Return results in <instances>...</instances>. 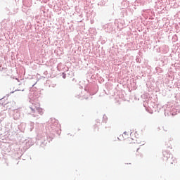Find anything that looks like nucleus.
Wrapping results in <instances>:
<instances>
[{"instance_id": "20e7f679", "label": "nucleus", "mask_w": 180, "mask_h": 180, "mask_svg": "<svg viewBox=\"0 0 180 180\" xmlns=\"http://www.w3.org/2000/svg\"><path fill=\"white\" fill-rule=\"evenodd\" d=\"M177 162L178 161L176 160V159L174 158L173 162H172L171 164H176Z\"/></svg>"}, {"instance_id": "7ed1b4c3", "label": "nucleus", "mask_w": 180, "mask_h": 180, "mask_svg": "<svg viewBox=\"0 0 180 180\" xmlns=\"http://www.w3.org/2000/svg\"><path fill=\"white\" fill-rule=\"evenodd\" d=\"M163 155H164V157H165L166 158H171V154L167 153V151H164V152H163Z\"/></svg>"}, {"instance_id": "39448f33", "label": "nucleus", "mask_w": 180, "mask_h": 180, "mask_svg": "<svg viewBox=\"0 0 180 180\" xmlns=\"http://www.w3.org/2000/svg\"><path fill=\"white\" fill-rule=\"evenodd\" d=\"M177 166H178V167H180V162H179Z\"/></svg>"}, {"instance_id": "423d86ee", "label": "nucleus", "mask_w": 180, "mask_h": 180, "mask_svg": "<svg viewBox=\"0 0 180 180\" xmlns=\"http://www.w3.org/2000/svg\"><path fill=\"white\" fill-rule=\"evenodd\" d=\"M139 150H140V148H137L136 151L139 152Z\"/></svg>"}, {"instance_id": "f03ea898", "label": "nucleus", "mask_w": 180, "mask_h": 180, "mask_svg": "<svg viewBox=\"0 0 180 180\" xmlns=\"http://www.w3.org/2000/svg\"><path fill=\"white\" fill-rule=\"evenodd\" d=\"M30 109H31V110H32V112L34 113V112H36V110L37 111V112H39V113L40 114V115H42L43 114V109H41V108H40V105H37V106H36V105H33L32 107H30Z\"/></svg>"}, {"instance_id": "f257e3e1", "label": "nucleus", "mask_w": 180, "mask_h": 180, "mask_svg": "<svg viewBox=\"0 0 180 180\" xmlns=\"http://www.w3.org/2000/svg\"><path fill=\"white\" fill-rule=\"evenodd\" d=\"M122 136L124 140L128 139L127 144H131V148H134L137 147V145L136 144V143L133 142V141H137V139H139V134L137 133V131L131 132L130 135L127 132H124Z\"/></svg>"}]
</instances>
